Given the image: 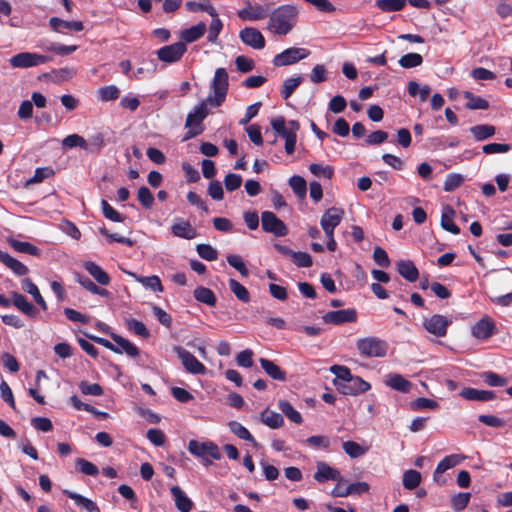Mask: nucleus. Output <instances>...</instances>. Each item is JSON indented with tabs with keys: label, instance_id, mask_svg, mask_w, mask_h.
<instances>
[{
	"label": "nucleus",
	"instance_id": "29",
	"mask_svg": "<svg viewBox=\"0 0 512 512\" xmlns=\"http://www.w3.org/2000/svg\"><path fill=\"white\" fill-rule=\"evenodd\" d=\"M460 396L472 401H490L495 398L493 391L478 390L475 388H465L460 392Z\"/></svg>",
	"mask_w": 512,
	"mask_h": 512
},
{
	"label": "nucleus",
	"instance_id": "15",
	"mask_svg": "<svg viewBox=\"0 0 512 512\" xmlns=\"http://www.w3.org/2000/svg\"><path fill=\"white\" fill-rule=\"evenodd\" d=\"M357 320V311L353 308L329 311L323 316V321L327 324L341 325L344 323H354Z\"/></svg>",
	"mask_w": 512,
	"mask_h": 512
},
{
	"label": "nucleus",
	"instance_id": "40",
	"mask_svg": "<svg viewBox=\"0 0 512 512\" xmlns=\"http://www.w3.org/2000/svg\"><path fill=\"white\" fill-rule=\"evenodd\" d=\"M470 133L476 141H484L495 134V127L489 124L475 125L470 128Z\"/></svg>",
	"mask_w": 512,
	"mask_h": 512
},
{
	"label": "nucleus",
	"instance_id": "50",
	"mask_svg": "<svg viewBox=\"0 0 512 512\" xmlns=\"http://www.w3.org/2000/svg\"><path fill=\"white\" fill-rule=\"evenodd\" d=\"M302 80L303 78L301 76L286 79L280 91L283 99H288L301 84Z\"/></svg>",
	"mask_w": 512,
	"mask_h": 512
},
{
	"label": "nucleus",
	"instance_id": "58",
	"mask_svg": "<svg viewBox=\"0 0 512 512\" xmlns=\"http://www.w3.org/2000/svg\"><path fill=\"white\" fill-rule=\"evenodd\" d=\"M98 95L102 101H112L119 97L120 90L115 85L104 86L98 90Z\"/></svg>",
	"mask_w": 512,
	"mask_h": 512
},
{
	"label": "nucleus",
	"instance_id": "56",
	"mask_svg": "<svg viewBox=\"0 0 512 512\" xmlns=\"http://www.w3.org/2000/svg\"><path fill=\"white\" fill-rule=\"evenodd\" d=\"M43 50L46 52H55L58 55H69L77 50L76 45H64L60 43H49L47 47H43Z\"/></svg>",
	"mask_w": 512,
	"mask_h": 512
},
{
	"label": "nucleus",
	"instance_id": "52",
	"mask_svg": "<svg viewBox=\"0 0 512 512\" xmlns=\"http://www.w3.org/2000/svg\"><path fill=\"white\" fill-rule=\"evenodd\" d=\"M289 185L299 198H305L307 184L303 177L294 175L289 179Z\"/></svg>",
	"mask_w": 512,
	"mask_h": 512
},
{
	"label": "nucleus",
	"instance_id": "49",
	"mask_svg": "<svg viewBox=\"0 0 512 512\" xmlns=\"http://www.w3.org/2000/svg\"><path fill=\"white\" fill-rule=\"evenodd\" d=\"M262 422L271 429H277L284 425L282 415L273 411L264 412L262 414Z\"/></svg>",
	"mask_w": 512,
	"mask_h": 512
},
{
	"label": "nucleus",
	"instance_id": "31",
	"mask_svg": "<svg viewBox=\"0 0 512 512\" xmlns=\"http://www.w3.org/2000/svg\"><path fill=\"white\" fill-rule=\"evenodd\" d=\"M0 262L11 269L18 276H23L28 273V268L23 263L9 255L7 252L0 251Z\"/></svg>",
	"mask_w": 512,
	"mask_h": 512
},
{
	"label": "nucleus",
	"instance_id": "17",
	"mask_svg": "<svg viewBox=\"0 0 512 512\" xmlns=\"http://www.w3.org/2000/svg\"><path fill=\"white\" fill-rule=\"evenodd\" d=\"M241 41L256 50L263 49L265 47V38L263 34L256 28L246 27L239 33Z\"/></svg>",
	"mask_w": 512,
	"mask_h": 512
},
{
	"label": "nucleus",
	"instance_id": "11",
	"mask_svg": "<svg viewBox=\"0 0 512 512\" xmlns=\"http://www.w3.org/2000/svg\"><path fill=\"white\" fill-rule=\"evenodd\" d=\"M174 351L181 360V363L188 373L194 375H203L206 372V367L197 360V358L180 346H175Z\"/></svg>",
	"mask_w": 512,
	"mask_h": 512
},
{
	"label": "nucleus",
	"instance_id": "24",
	"mask_svg": "<svg viewBox=\"0 0 512 512\" xmlns=\"http://www.w3.org/2000/svg\"><path fill=\"white\" fill-rule=\"evenodd\" d=\"M83 267L100 285L106 286L110 284V276L95 262L86 261Z\"/></svg>",
	"mask_w": 512,
	"mask_h": 512
},
{
	"label": "nucleus",
	"instance_id": "47",
	"mask_svg": "<svg viewBox=\"0 0 512 512\" xmlns=\"http://www.w3.org/2000/svg\"><path fill=\"white\" fill-rule=\"evenodd\" d=\"M62 146L64 148H69V149L79 147L81 149L87 150L88 142L82 136H80L78 134H70L62 140Z\"/></svg>",
	"mask_w": 512,
	"mask_h": 512
},
{
	"label": "nucleus",
	"instance_id": "41",
	"mask_svg": "<svg viewBox=\"0 0 512 512\" xmlns=\"http://www.w3.org/2000/svg\"><path fill=\"white\" fill-rule=\"evenodd\" d=\"M228 426L230 431L238 438L249 441L254 445H257V442L255 441L254 437L251 435L248 429L244 427L241 423L237 421H231L229 422Z\"/></svg>",
	"mask_w": 512,
	"mask_h": 512
},
{
	"label": "nucleus",
	"instance_id": "39",
	"mask_svg": "<svg viewBox=\"0 0 512 512\" xmlns=\"http://www.w3.org/2000/svg\"><path fill=\"white\" fill-rule=\"evenodd\" d=\"M194 297L197 301L204 303L208 306H215L217 299L214 292L206 287L199 286L194 290Z\"/></svg>",
	"mask_w": 512,
	"mask_h": 512
},
{
	"label": "nucleus",
	"instance_id": "59",
	"mask_svg": "<svg viewBox=\"0 0 512 512\" xmlns=\"http://www.w3.org/2000/svg\"><path fill=\"white\" fill-rule=\"evenodd\" d=\"M198 255L207 261H214L218 257V252L209 244H199L196 247Z\"/></svg>",
	"mask_w": 512,
	"mask_h": 512
},
{
	"label": "nucleus",
	"instance_id": "20",
	"mask_svg": "<svg viewBox=\"0 0 512 512\" xmlns=\"http://www.w3.org/2000/svg\"><path fill=\"white\" fill-rule=\"evenodd\" d=\"M237 15L242 20L258 21L266 18L269 15V10L261 5L253 6L249 3L247 7L239 10Z\"/></svg>",
	"mask_w": 512,
	"mask_h": 512
},
{
	"label": "nucleus",
	"instance_id": "13",
	"mask_svg": "<svg viewBox=\"0 0 512 512\" xmlns=\"http://www.w3.org/2000/svg\"><path fill=\"white\" fill-rule=\"evenodd\" d=\"M187 48L183 42H177L171 45H167L161 47L156 51L157 57L160 61L165 62L167 64H172L178 62Z\"/></svg>",
	"mask_w": 512,
	"mask_h": 512
},
{
	"label": "nucleus",
	"instance_id": "51",
	"mask_svg": "<svg viewBox=\"0 0 512 512\" xmlns=\"http://www.w3.org/2000/svg\"><path fill=\"white\" fill-rule=\"evenodd\" d=\"M464 97L468 100V102L466 103V107L468 109H471V110H476V109L485 110V109H488V107H489V103L485 99H483V98H481L479 96H475V95H473L469 91L464 92Z\"/></svg>",
	"mask_w": 512,
	"mask_h": 512
},
{
	"label": "nucleus",
	"instance_id": "14",
	"mask_svg": "<svg viewBox=\"0 0 512 512\" xmlns=\"http://www.w3.org/2000/svg\"><path fill=\"white\" fill-rule=\"evenodd\" d=\"M370 384L358 376L351 375L345 382L338 384L337 390L344 395H358L370 389Z\"/></svg>",
	"mask_w": 512,
	"mask_h": 512
},
{
	"label": "nucleus",
	"instance_id": "64",
	"mask_svg": "<svg viewBox=\"0 0 512 512\" xmlns=\"http://www.w3.org/2000/svg\"><path fill=\"white\" fill-rule=\"evenodd\" d=\"M138 200L142 204V206L146 209H149L153 206L154 203V196L151 193V191L145 187L142 186L138 189Z\"/></svg>",
	"mask_w": 512,
	"mask_h": 512
},
{
	"label": "nucleus",
	"instance_id": "48",
	"mask_svg": "<svg viewBox=\"0 0 512 512\" xmlns=\"http://www.w3.org/2000/svg\"><path fill=\"white\" fill-rule=\"evenodd\" d=\"M209 14L213 17V19L210 23L207 38H208L209 42L214 43L217 40L218 35H219L223 25H222L221 20L217 17L215 10L213 8H210Z\"/></svg>",
	"mask_w": 512,
	"mask_h": 512
},
{
	"label": "nucleus",
	"instance_id": "45",
	"mask_svg": "<svg viewBox=\"0 0 512 512\" xmlns=\"http://www.w3.org/2000/svg\"><path fill=\"white\" fill-rule=\"evenodd\" d=\"M344 452L351 458H359L366 454L367 448L362 447L360 444L354 441H345L342 443Z\"/></svg>",
	"mask_w": 512,
	"mask_h": 512
},
{
	"label": "nucleus",
	"instance_id": "33",
	"mask_svg": "<svg viewBox=\"0 0 512 512\" xmlns=\"http://www.w3.org/2000/svg\"><path fill=\"white\" fill-rule=\"evenodd\" d=\"M260 364L262 369L268 374L272 379L278 381L286 380V373L283 371L278 365H276L273 361L261 358Z\"/></svg>",
	"mask_w": 512,
	"mask_h": 512
},
{
	"label": "nucleus",
	"instance_id": "27",
	"mask_svg": "<svg viewBox=\"0 0 512 512\" xmlns=\"http://www.w3.org/2000/svg\"><path fill=\"white\" fill-rule=\"evenodd\" d=\"M13 305L29 317H36L38 310L20 293H12Z\"/></svg>",
	"mask_w": 512,
	"mask_h": 512
},
{
	"label": "nucleus",
	"instance_id": "55",
	"mask_svg": "<svg viewBox=\"0 0 512 512\" xmlns=\"http://www.w3.org/2000/svg\"><path fill=\"white\" fill-rule=\"evenodd\" d=\"M10 244L16 251L21 253L37 256L40 252L38 247L29 242L12 240Z\"/></svg>",
	"mask_w": 512,
	"mask_h": 512
},
{
	"label": "nucleus",
	"instance_id": "5",
	"mask_svg": "<svg viewBox=\"0 0 512 512\" xmlns=\"http://www.w3.org/2000/svg\"><path fill=\"white\" fill-rule=\"evenodd\" d=\"M207 101H203L187 115L186 128H188L186 139L193 138L202 133V122L208 115Z\"/></svg>",
	"mask_w": 512,
	"mask_h": 512
},
{
	"label": "nucleus",
	"instance_id": "10",
	"mask_svg": "<svg viewBox=\"0 0 512 512\" xmlns=\"http://www.w3.org/2000/svg\"><path fill=\"white\" fill-rule=\"evenodd\" d=\"M262 229L275 235L276 237L286 236L288 229L284 222L280 220L273 212L264 211L261 214Z\"/></svg>",
	"mask_w": 512,
	"mask_h": 512
},
{
	"label": "nucleus",
	"instance_id": "37",
	"mask_svg": "<svg viewBox=\"0 0 512 512\" xmlns=\"http://www.w3.org/2000/svg\"><path fill=\"white\" fill-rule=\"evenodd\" d=\"M76 280L83 288H85L87 291H89L92 294L99 295L102 297H108L110 295V293L107 289L97 286L88 277L77 274Z\"/></svg>",
	"mask_w": 512,
	"mask_h": 512
},
{
	"label": "nucleus",
	"instance_id": "26",
	"mask_svg": "<svg viewBox=\"0 0 512 512\" xmlns=\"http://www.w3.org/2000/svg\"><path fill=\"white\" fill-rule=\"evenodd\" d=\"M398 273L407 281L415 282L419 277V271L410 260H400L397 262Z\"/></svg>",
	"mask_w": 512,
	"mask_h": 512
},
{
	"label": "nucleus",
	"instance_id": "57",
	"mask_svg": "<svg viewBox=\"0 0 512 512\" xmlns=\"http://www.w3.org/2000/svg\"><path fill=\"white\" fill-rule=\"evenodd\" d=\"M471 494L469 492H461L454 495L451 499V507L454 511H461L467 507Z\"/></svg>",
	"mask_w": 512,
	"mask_h": 512
},
{
	"label": "nucleus",
	"instance_id": "18",
	"mask_svg": "<svg viewBox=\"0 0 512 512\" xmlns=\"http://www.w3.org/2000/svg\"><path fill=\"white\" fill-rule=\"evenodd\" d=\"M495 323L490 317H483L471 328L473 337L479 340H486L494 334Z\"/></svg>",
	"mask_w": 512,
	"mask_h": 512
},
{
	"label": "nucleus",
	"instance_id": "53",
	"mask_svg": "<svg viewBox=\"0 0 512 512\" xmlns=\"http://www.w3.org/2000/svg\"><path fill=\"white\" fill-rule=\"evenodd\" d=\"M398 62L401 67L409 69L420 66L423 62V58L418 53H408L403 55Z\"/></svg>",
	"mask_w": 512,
	"mask_h": 512
},
{
	"label": "nucleus",
	"instance_id": "2",
	"mask_svg": "<svg viewBox=\"0 0 512 512\" xmlns=\"http://www.w3.org/2000/svg\"><path fill=\"white\" fill-rule=\"evenodd\" d=\"M270 124L272 129L285 139V152L291 155L295 151L299 123L296 120L285 121L284 117L278 116L272 118Z\"/></svg>",
	"mask_w": 512,
	"mask_h": 512
},
{
	"label": "nucleus",
	"instance_id": "28",
	"mask_svg": "<svg viewBox=\"0 0 512 512\" xmlns=\"http://www.w3.org/2000/svg\"><path fill=\"white\" fill-rule=\"evenodd\" d=\"M172 233L176 237L184 238V239H193L196 237V230L191 226L188 221L185 220H177L171 227Z\"/></svg>",
	"mask_w": 512,
	"mask_h": 512
},
{
	"label": "nucleus",
	"instance_id": "36",
	"mask_svg": "<svg viewBox=\"0 0 512 512\" xmlns=\"http://www.w3.org/2000/svg\"><path fill=\"white\" fill-rule=\"evenodd\" d=\"M63 493L70 499L74 500L76 505L84 508L86 511L100 512L99 508L92 500L69 490H64Z\"/></svg>",
	"mask_w": 512,
	"mask_h": 512
},
{
	"label": "nucleus",
	"instance_id": "23",
	"mask_svg": "<svg viewBox=\"0 0 512 512\" xmlns=\"http://www.w3.org/2000/svg\"><path fill=\"white\" fill-rule=\"evenodd\" d=\"M173 496L176 508L181 512H190L193 507V502L185 494V492L178 486H173L170 489Z\"/></svg>",
	"mask_w": 512,
	"mask_h": 512
},
{
	"label": "nucleus",
	"instance_id": "8",
	"mask_svg": "<svg viewBox=\"0 0 512 512\" xmlns=\"http://www.w3.org/2000/svg\"><path fill=\"white\" fill-rule=\"evenodd\" d=\"M309 55L310 51L308 49L290 47L275 55L273 58V65L276 67L292 65L307 58Z\"/></svg>",
	"mask_w": 512,
	"mask_h": 512
},
{
	"label": "nucleus",
	"instance_id": "6",
	"mask_svg": "<svg viewBox=\"0 0 512 512\" xmlns=\"http://www.w3.org/2000/svg\"><path fill=\"white\" fill-rule=\"evenodd\" d=\"M50 61H52L51 56L34 52H21L9 59L10 65L14 68H31Z\"/></svg>",
	"mask_w": 512,
	"mask_h": 512
},
{
	"label": "nucleus",
	"instance_id": "60",
	"mask_svg": "<svg viewBox=\"0 0 512 512\" xmlns=\"http://www.w3.org/2000/svg\"><path fill=\"white\" fill-rule=\"evenodd\" d=\"M330 371L335 375L334 385L336 388H338V384H341V381L345 382L352 375L347 367L340 365H333Z\"/></svg>",
	"mask_w": 512,
	"mask_h": 512
},
{
	"label": "nucleus",
	"instance_id": "30",
	"mask_svg": "<svg viewBox=\"0 0 512 512\" xmlns=\"http://www.w3.org/2000/svg\"><path fill=\"white\" fill-rule=\"evenodd\" d=\"M454 216L455 211L451 206L446 205L443 207L441 214V227L444 230L456 235L459 234L460 229L453 222Z\"/></svg>",
	"mask_w": 512,
	"mask_h": 512
},
{
	"label": "nucleus",
	"instance_id": "43",
	"mask_svg": "<svg viewBox=\"0 0 512 512\" xmlns=\"http://www.w3.org/2000/svg\"><path fill=\"white\" fill-rule=\"evenodd\" d=\"M228 285L238 300L242 301L243 303H248L250 301L249 291L237 280L229 279Z\"/></svg>",
	"mask_w": 512,
	"mask_h": 512
},
{
	"label": "nucleus",
	"instance_id": "3",
	"mask_svg": "<svg viewBox=\"0 0 512 512\" xmlns=\"http://www.w3.org/2000/svg\"><path fill=\"white\" fill-rule=\"evenodd\" d=\"M228 73L225 68H217L211 82V92L206 101L213 106H220L228 92Z\"/></svg>",
	"mask_w": 512,
	"mask_h": 512
},
{
	"label": "nucleus",
	"instance_id": "16",
	"mask_svg": "<svg viewBox=\"0 0 512 512\" xmlns=\"http://www.w3.org/2000/svg\"><path fill=\"white\" fill-rule=\"evenodd\" d=\"M316 472L313 475V478L318 483H324L328 480L342 482L343 477L339 470L331 467L324 461H318L316 463Z\"/></svg>",
	"mask_w": 512,
	"mask_h": 512
},
{
	"label": "nucleus",
	"instance_id": "46",
	"mask_svg": "<svg viewBox=\"0 0 512 512\" xmlns=\"http://www.w3.org/2000/svg\"><path fill=\"white\" fill-rule=\"evenodd\" d=\"M309 170L317 178H324L330 180L334 175V169L330 165L312 163L309 166Z\"/></svg>",
	"mask_w": 512,
	"mask_h": 512
},
{
	"label": "nucleus",
	"instance_id": "35",
	"mask_svg": "<svg viewBox=\"0 0 512 512\" xmlns=\"http://www.w3.org/2000/svg\"><path fill=\"white\" fill-rule=\"evenodd\" d=\"M22 289L33 297L34 301L41 307L42 310H47V304L42 297L38 287L29 278H25L22 281Z\"/></svg>",
	"mask_w": 512,
	"mask_h": 512
},
{
	"label": "nucleus",
	"instance_id": "9",
	"mask_svg": "<svg viewBox=\"0 0 512 512\" xmlns=\"http://www.w3.org/2000/svg\"><path fill=\"white\" fill-rule=\"evenodd\" d=\"M450 324L451 320L440 314H434L430 317H425L422 322L424 329L438 338L446 336L447 329Z\"/></svg>",
	"mask_w": 512,
	"mask_h": 512
},
{
	"label": "nucleus",
	"instance_id": "44",
	"mask_svg": "<svg viewBox=\"0 0 512 512\" xmlns=\"http://www.w3.org/2000/svg\"><path fill=\"white\" fill-rule=\"evenodd\" d=\"M403 486L408 490L417 488L421 482V474L413 469L406 470L402 477Z\"/></svg>",
	"mask_w": 512,
	"mask_h": 512
},
{
	"label": "nucleus",
	"instance_id": "19",
	"mask_svg": "<svg viewBox=\"0 0 512 512\" xmlns=\"http://www.w3.org/2000/svg\"><path fill=\"white\" fill-rule=\"evenodd\" d=\"M465 457L460 454H450L448 456H445L437 465L433 478L436 482L439 484H444L445 480H440L439 475L447 471L448 469H451L457 465H459Z\"/></svg>",
	"mask_w": 512,
	"mask_h": 512
},
{
	"label": "nucleus",
	"instance_id": "12",
	"mask_svg": "<svg viewBox=\"0 0 512 512\" xmlns=\"http://www.w3.org/2000/svg\"><path fill=\"white\" fill-rule=\"evenodd\" d=\"M343 217L344 210L339 207H331L323 213L320 225L326 236L334 233V229L341 223Z\"/></svg>",
	"mask_w": 512,
	"mask_h": 512
},
{
	"label": "nucleus",
	"instance_id": "21",
	"mask_svg": "<svg viewBox=\"0 0 512 512\" xmlns=\"http://www.w3.org/2000/svg\"><path fill=\"white\" fill-rule=\"evenodd\" d=\"M49 25L54 31L62 34L67 31L80 32L84 29L81 21H67L58 17L50 18Z\"/></svg>",
	"mask_w": 512,
	"mask_h": 512
},
{
	"label": "nucleus",
	"instance_id": "22",
	"mask_svg": "<svg viewBox=\"0 0 512 512\" xmlns=\"http://www.w3.org/2000/svg\"><path fill=\"white\" fill-rule=\"evenodd\" d=\"M112 340L115 342L114 352L118 354L126 353L128 356L135 358L139 356V349L129 340L117 335H111Z\"/></svg>",
	"mask_w": 512,
	"mask_h": 512
},
{
	"label": "nucleus",
	"instance_id": "62",
	"mask_svg": "<svg viewBox=\"0 0 512 512\" xmlns=\"http://www.w3.org/2000/svg\"><path fill=\"white\" fill-rule=\"evenodd\" d=\"M76 466L83 474L88 476H96L99 473L95 464L83 458H78L76 460Z\"/></svg>",
	"mask_w": 512,
	"mask_h": 512
},
{
	"label": "nucleus",
	"instance_id": "38",
	"mask_svg": "<svg viewBox=\"0 0 512 512\" xmlns=\"http://www.w3.org/2000/svg\"><path fill=\"white\" fill-rule=\"evenodd\" d=\"M206 31V25L203 22L198 23L188 29L181 32V38L187 42L192 43L198 40Z\"/></svg>",
	"mask_w": 512,
	"mask_h": 512
},
{
	"label": "nucleus",
	"instance_id": "25",
	"mask_svg": "<svg viewBox=\"0 0 512 512\" xmlns=\"http://www.w3.org/2000/svg\"><path fill=\"white\" fill-rule=\"evenodd\" d=\"M385 384L390 388L403 393L409 392L412 387V383L410 381L397 373L388 374L385 379Z\"/></svg>",
	"mask_w": 512,
	"mask_h": 512
},
{
	"label": "nucleus",
	"instance_id": "7",
	"mask_svg": "<svg viewBox=\"0 0 512 512\" xmlns=\"http://www.w3.org/2000/svg\"><path fill=\"white\" fill-rule=\"evenodd\" d=\"M188 451L198 458H205L206 456L214 460L221 458L219 447L212 441L199 442L197 440H190L188 443Z\"/></svg>",
	"mask_w": 512,
	"mask_h": 512
},
{
	"label": "nucleus",
	"instance_id": "4",
	"mask_svg": "<svg viewBox=\"0 0 512 512\" xmlns=\"http://www.w3.org/2000/svg\"><path fill=\"white\" fill-rule=\"evenodd\" d=\"M359 353L366 357H384L387 353V343L377 337H365L357 340Z\"/></svg>",
	"mask_w": 512,
	"mask_h": 512
},
{
	"label": "nucleus",
	"instance_id": "34",
	"mask_svg": "<svg viewBox=\"0 0 512 512\" xmlns=\"http://www.w3.org/2000/svg\"><path fill=\"white\" fill-rule=\"evenodd\" d=\"M279 410L293 423L301 424L303 422L302 415L299 411L294 409L291 403L287 400L280 399L277 403Z\"/></svg>",
	"mask_w": 512,
	"mask_h": 512
},
{
	"label": "nucleus",
	"instance_id": "54",
	"mask_svg": "<svg viewBox=\"0 0 512 512\" xmlns=\"http://www.w3.org/2000/svg\"><path fill=\"white\" fill-rule=\"evenodd\" d=\"M430 91L431 89L428 85L420 86L416 81H410L408 83V93L413 97L419 95L422 102L427 99Z\"/></svg>",
	"mask_w": 512,
	"mask_h": 512
},
{
	"label": "nucleus",
	"instance_id": "32",
	"mask_svg": "<svg viewBox=\"0 0 512 512\" xmlns=\"http://www.w3.org/2000/svg\"><path fill=\"white\" fill-rule=\"evenodd\" d=\"M128 274L130 276H132L137 282L142 284L147 289H150L154 292H159V293L163 292V290H164L160 278L156 275L139 276L133 272H129Z\"/></svg>",
	"mask_w": 512,
	"mask_h": 512
},
{
	"label": "nucleus",
	"instance_id": "63",
	"mask_svg": "<svg viewBox=\"0 0 512 512\" xmlns=\"http://www.w3.org/2000/svg\"><path fill=\"white\" fill-rule=\"evenodd\" d=\"M227 262L235 268L242 276L247 277L249 270L239 255L230 254L227 256Z\"/></svg>",
	"mask_w": 512,
	"mask_h": 512
},
{
	"label": "nucleus",
	"instance_id": "1",
	"mask_svg": "<svg viewBox=\"0 0 512 512\" xmlns=\"http://www.w3.org/2000/svg\"><path fill=\"white\" fill-rule=\"evenodd\" d=\"M298 9L293 5H281L269 15L267 29L277 35H287L296 25Z\"/></svg>",
	"mask_w": 512,
	"mask_h": 512
},
{
	"label": "nucleus",
	"instance_id": "42",
	"mask_svg": "<svg viewBox=\"0 0 512 512\" xmlns=\"http://www.w3.org/2000/svg\"><path fill=\"white\" fill-rule=\"evenodd\" d=\"M375 5L383 12H397L405 7L406 0H376Z\"/></svg>",
	"mask_w": 512,
	"mask_h": 512
},
{
	"label": "nucleus",
	"instance_id": "61",
	"mask_svg": "<svg viewBox=\"0 0 512 512\" xmlns=\"http://www.w3.org/2000/svg\"><path fill=\"white\" fill-rule=\"evenodd\" d=\"M102 212L105 218L113 222H122L124 217L117 212L106 200L101 201Z\"/></svg>",
	"mask_w": 512,
	"mask_h": 512
}]
</instances>
